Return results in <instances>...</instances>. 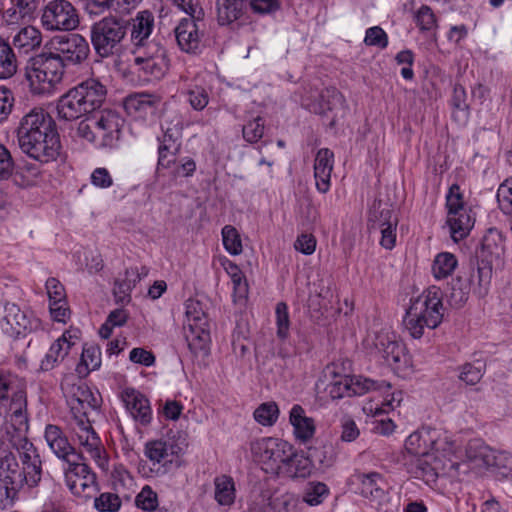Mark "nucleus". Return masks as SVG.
<instances>
[{"mask_svg": "<svg viewBox=\"0 0 512 512\" xmlns=\"http://www.w3.org/2000/svg\"><path fill=\"white\" fill-rule=\"evenodd\" d=\"M73 345L74 343L71 342V336L68 337L67 333H64L61 337L56 339L41 361V370L51 371L63 363L68 358Z\"/></svg>", "mask_w": 512, "mask_h": 512, "instance_id": "nucleus-27", "label": "nucleus"}, {"mask_svg": "<svg viewBox=\"0 0 512 512\" xmlns=\"http://www.w3.org/2000/svg\"><path fill=\"white\" fill-rule=\"evenodd\" d=\"M107 89L99 79L89 78L61 96L57 104L58 116L75 120L99 109L106 99Z\"/></svg>", "mask_w": 512, "mask_h": 512, "instance_id": "nucleus-3", "label": "nucleus"}, {"mask_svg": "<svg viewBox=\"0 0 512 512\" xmlns=\"http://www.w3.org/2000/svg\"><path fill=\"white\" fill-rule=\"evenodd\" d=\"M364 43L366 46L385 49L389 43L388 35L380 26H373L366 30Z\"/></svg>", "mask_w": 512, "mask_h": 512, "instance_id": "nucleus-59", "label": "nucleus"}, {"mask_svg": "<svg viewBox=\"0 0 512 512\" xmlns=\"http://www.w3.org/2000/svg\"><path fill=\"white\" fill-rule=\"evenodd\" d=\"M15 162L9 149L0 143V180L9 179L14 171Z\"/></svg>", "mask_w": 512, "mask_h": 512, "instance_id": "nucleus-60", "label": "nucleus"}, {"mask_svg": "<svg viewBox=\"0 0 512 512\" xmlns=\"http://www.w3.org/2000/svg\"><path fill=\"white\" fill-rule=\"evenodd\" d=\"M244 9V0H217V21L220 25H229L239 19Z\"/></svg>", "mask_w": 512, "mask_h": 512, "instance_id": "nucleus-34", "label": "nucleus"}, {"mask_svg": "<svg viewBox=\"0 0 512 512\" xmlns=\"http://www.w3.org/2000/svg\"><path fill=\"white\" fill-rule=\"evenodd\" d=\"M244 2L246 9L259 16L270 15L280 9L279 0H244Z\"/></svg>", "mask_w": 512, "mask_h": 512, "instance_id": "nucleus-52", "label": "nucleus"}, {"mask_svg": "<svg viewBox=\"0 0 512 512\" xmlns=\"http://www.w3.org/2000/svg\"><path fill=\"white\" fill-rule=\"evenodd\" d=\"M155 97L150 94H135L125 100V108L129 113L147 114L155 108Z\"/></svg>", "mask_w": 512, "mask_h": 512, "instance_id": "nucleus-42", "label": "nucleus"}, {"mask_svg": "<svg viewBox=\"0 0 512 512\" xmlns=\"http://www.w3.org/2000/svg\"><path fill=\"white\" fill-rule=\"evenodd\" d=\"M120 398L132 418L143 426L150 424L152 409L148 398L134 388H126Z\"/></svg>", "mask_w": 512, "mask_h": 512, "instance_id": "nucleus-22", "label": "nucleus"}, {"mask_svg": "<svg viewBox=\"0 0 512 512\" xmlns=\"http://www.w3.org/2000/svg\"><path fill=\"white\" fill-rule=\"evenodd\" d=\"M129 29V21L117 17H104L90 27V40L95 53L101 58L116 54Z\"/></svg>", "mask_w": 512, "mask_h": 512, "instance_id": "nucleus-6", "label": "nucleus"}, {"mask_svg": "<svg viewBox=\"0 0 512 512\" xmlns=\"http://www.w3.org/2000/svg\"><path fill=\"white\" fill-rule=\"evenodd\" d=\"M353 482L359 485L360 493L364 497L380 499L385 493V480L375 471L356 472L352 476Z\"/></svg>", "mask_w": 512, "mask_h": 512, "instance_id": "nucleus-28", "label": "nucleus"}, {"mask_svg": "<svg viewBox=\"0 0 512 512\" xmlns=\"http://www.w3.org/2000/svg\"><path fill=\"white\" fill-rule=\"evenodd\" d=\"M148 273L145 267L142 272H139L137 267H130L125 270L124 278L115 281L114 294L120 301L127 299L130 300V292L135 287L136 283L141 280V276H146Z\"/></svg>", "mask_w": 512, "mask_h": 512, "instance_id": "nucleus-33", "label": "nucleus"}, {"mask_svg": "<svg viewBox=\"0 0 512 512\" xmlns=\"http://www.w3.org/2000/svg\"><path fill=\"white\" fill-rule=\"evenodd\" d=\"M446 207L448 209V216L456 215L457 212L467 210L463 200V194L457 184H453L446 195Z\"/></svg>", "mask_w": 512, "mask_h": 512, "instance_id": "nucleus-56", "label": "nucleus"}, {"mask_svg": "<svg viewBox=\"0 0 512 512\" xmlns=\"http://www.w3.org/2000/svg\"><path fill=\"white\" fill-rule=\"evenodd\" d=\"M289 420L294 428L295 437L301 442H306L314 436V420L305 416V411L302 406L296 404L291 408Z\"/></svg>", "mask_w": 512, "mask_h": 512, "instance_id": "nucleus-30", "label": "nucleus"}, {"mask_svg": "<svg viewBox=\"0 0 512 512\" xmlns=\"http://www.w3.org/2000/svg\"><path fill=\"white\" fill-rule=\"evenodd\" d=\"M442 297L443 293L439 287L430 286L411 300L403 319L411 337L419 339L423 336L425 327L435 329L441 324L444 315Z\"/></svg>", "mask_w": 512, "mask_h": 512, "instance_id": "nucleus-2", "label": "nucleus"}, {"mask_svg": "<svg viewBox=\"0 0 512 512\" xmlns=\"http://www.w3.org/2000/svg\"><path fill=\"white\" fill-rule=\"evenodd\" d=\"M123 119L113 111H100L94 115V129L98 147H114L120 138Z\"/></svg>", "mask_w": 512, "mask_h": 512, "instance_id": "nucleus-17", "label": "nucleus"}, {"mask_svg": "<svg viewBox=\"0 0 512 512\" xmlns=\"http://www.w3.org/2000/svg\"><path fill=\"white\" fill-rule=\"evenodd\" d=\"M222 266L232 280L234 296L246 298L248 294V284L239 266L229 259H224L222 261Z\"/></svg>", "mask_w": 512, "mask_h": 512, "instance_id": "nucleus-39", "label": "nucleus"}, {"mask_svg": "<svg viewBox=\"0 0 512 512\" xmlns=\"http://www.w3.org/2000/svg\"><path fill=\"white\" fill-rule=\"evenodd\" d=\"M254 419L263 426H272L278 419L279 408L275 402L262 403L254 411Z\"/></svg>", "mask_w": 512, "mask_h": 512, "instance_id": "nucleus-48", "label": "nucleus"}, {"mask_svg": "<svg viewBox=\"0 0 512 512\" xmlns=\"http://www.w3.org/2000/svg\"><path fill=\"white\" fill-rule=\"evenodd\" d=\"M14 102L13 92L5 86H0V124L11 114Z\"/></svg>", "mask_w": 512, "mask_h": 512, "instance_id": "nucleus-61", "label": "nucleus"}, {"mask_svg": "<svg viewBox=\"0 0 512 512\" xmlns=\"http://www.w3.org/2000/svg\"><path fill=\"white\" fill-rule=\"evenodd\" d=\"M505 237L497 228H489L484 234L480 249L476 252L477 258L490 261L499 260L505 253Z\"/></svg>", "mask_w": 512, "mask_h": 512, "instance_id": "nucleus-25", "label": "nucleus"}, {"mask_svg": "<svg viewBox=\"0 0 512 512\" xmlns=\"http://www.w3.org/2000/svg\"><path fill=\"white\" fill-rule=\"evenodd\" d=\"M134 53L135 72L144 82L159 81L168 72L170 60L166 48L160 42L153 40Z\"/></svg>", "mask_w": 512, "mask_h": 512, "instance_id": "nucleus-7", "label": "nucleus"}, {"mask_svg": "<svg viewBox=\"0 0 512 512\" xmlns=\"http://www.w3.org/2000/svg\"><path fill=\"white\" fill-rule=\"evenodd\" d=\"M457 259L449 252L439 253L432 264V273L436 279H443L452 274L457 267Z\"/></svg>", "mask_w": 512, "mask_h": 512, "instance_id": "nucleus-41", "label": "nucleus"}, {"mask_svg": "<svg viewBox=\"0 0 512 512\" xmlns=\"http://www.w3.org/2000/svg\"><path fill=\"white\" fill-rule=\"evenodd\" d=\"M17 71V58L11 45L0 37V79H9Z\"/></svg>", "mask_w": 512, "mask_h": 512, "instance_id": "nucleus-36", "label": "nucleus"}, {"mask_svg": "<svg viewBox=\"0 0 512 512\" xmlns=\"http://www.w3.org/2000/svg\"><path fill=\"white\" fill-rule=\"evenodd\" d=\"M275 314H276V324H277V336L280 339H286L289 335V326H290L288 307H287L286 303H284V302L277 303L276 309H275Z\"/></svg>", "mask_w": 512, "mask_h": 512, "instance_id": "nucleus-58", "label": "nucleus"}, {"mask_svg": "<svg viewBox=\"0 0 512 512\" xmlns=\"http://www.w3.org/2000/svg\"><path fill=\"white\" fill-rule=\"evenodd\" d=\"M390 389L391 385L386 381H378L361 376L344 375L336 377L326 388L333 400L344 397L360 396L369 391Z\"/></svg>", "mask_w": 512, "mask_h": 512, "instance_id": "nucleus-11", "label": "nucleus"}, {"mask_svg": "<svg viewBox=\"0 0 512 512\" xmlns=\"http://www.w3.org/2000/svg\"><path fill=\"white\" fill-rule=\"evenodd\" d=\"M136 506L143 511H155L158 507L157 493L145 485L135 498Z\"/></svg>", "mask_w": 512, "mask_h": 512, "instance_id": "nucleus-54", "label": "nucleus"}, {"mask_svg": "<svg viewBox=\"0 0 512 512\" xmlns=\"http://www.w3.org/2000/svg\"><path fill=\"white\" fill-rule=\"evenodd\" d=\"M328 488L322 482H310L306 486L303 494V500L311 506L319 505L328 495Z\"/></svg>", "mask_w": 512, "mask_h": 512, "instance_id": "nucleus-50", "label": "nucleus"}, {"mask_svg": "<svg viewBox=\"0 0 512 512\" xmlns=\"http://www.w3.org/2000/svg\"><path fill=\"white\" fill-rule=\"evenodd\" d=\"M492 263L493 261H490L488 259L477 258L476 275L473 274L471 278L472 281H474L475 278H477L478 293L480 296L486 295L488 291V286L492 278Z\"/></svg>", "mask_w": 512, "mask_h": 512, "instance_id": "nucleus-44", "label": "nucleus"}, {"mask_svg": "<svg viewBox=\"0 0 512 512\" xmlns=\"http://www.w3.org/2000/svg\"><path fill=\"white\" fill-rule=\"evenodd\" d=\"M44 438L51 451L59 459L66 462L71 460L70 456H75L77 460L82 459V456L76 453L75 448L69 443L68 438L59 426L48 424L45 428Z\"/></svg>", "mask_w": 512, "mask_h": 512, "instance_id": "nucleus-23", "label": "nucleus"}, {"mask_svg": "<svg viewBox=\"0 0 512 512\" xmlns=\"http://www.w3.org/2000/svg\"><path fill=\"white\" fill-rule=\"evenodd\" d=\"M179 448L173 443L155 440L148 442L145 446V455L154 463H160L169 455L178 454Z\"/></svg>", "mask_w": 512, "mask_h": 512, "instance_id": "nucleus-38", "label": "nucleus"}, {"mask_svg": "<svg viewBox=\"0 0 512 512\" xmlns=\"http://www.w3.org/2000/svg\"><path fill=\"white\" fill-rule=\"evenodd\" d=\"M215 500L222 506H230L235 501V485L230 476L221 475L215 478Z\"/></svg>", "mask_w": 512, "mask_h": 512, "instance_id": "nucleus-37", "label": "nucleus"}, {"mask_svg": "<svg viewBox=\"0 0 512 512\" xmlns=\"http://www.w3.org/2000/svg\"><path fill=\"white\" fill-rule=\"evenodd\" d=\"M469 289L460 277L452 279L446 290L449 304L454 308L462 307L468 300Z\"/></svg>", "mask_w": 512, "mask_h": 512, "instance_id": "nucleus-40", "label": "nucleus"}, {"mask_svg": "<svg viewBox=\"0 0 512 512\" xmlns=\"http://www.w3.org/2000/svg\"><path fill=\"white\" fill-rule=\"evenodd\" d=\"M121 506L120 497L112 492H103L94 499V508L99 512H118Z\"/></svg>", "mask_w": 512, "mask_h": 512, "instance_id": "nucleus-51", "label": "nucleus"}, {"mask_svg": "<svg viewBox=\"0 0 512 512\" xmlns=\"http://www.w3.org/2000/svg\"><path fill=\"white\" fill-rule=\"evenodd\" d=\"M310 457L318 460L320 463H323V460L316 455V451L311 453L309 457H306L304 455L294 453L292 449L291 456L288 457L281 473H284L291 478H306L310 476L313 469Z\"/></svg>", "mask_w": 512, "mask_h": 512, "instance_id": "nucleus-29", "label": "nucleus"}, {"mask_svg": "<svg viewBox=\"0 0 512 512\" xmlns=\"http://www.w3.org/2000/svg\"><path fill=\"white\" fill-rule=\"evenodd\" d=\"M41 23L48 31H70L79 25V17L69 1L53 0L45 6Z\"/></svg>", "mask_w": 512, "mask_h": 512, "instance_id": "nucleus-12", "label": "nucleus"}, {"mask_svg": "<svg viewBox=\"0 0 512 512\" xmlns=\"http://www.w3.org/2000/svg\"><path fill=\"white\" fill-rule=\"evenodd\" d=\"M371 228L379 229L381 232L380 244L383 248L391 250L396 243V228L398 225V217L394 210L385 205L375 209L370 216Z\"/></svg>", "mask_w": 512, "mask_h": 512, "instance_id": "nucleus-18", "label": "nucleus"}, {"mask_svg": "<svg viewBox=\"0 0 512 512\" xmlns=\"http://www.w3.org/2000/svg\"><path fill=\"white\" fill-rule=\"evenodd\" d=\"M497 201L504 214H512V190L509 189L505 181L498 188Z\"/></svg>", "mask_w": 512, "mask_h": 512, "instance_id": "nucleus-64", "label": "nucleus"}, {"mask_svg": "<svg viewBox=\"0 0 512 512\" xmlns=\"http://www.w3.org/2000/svg\"><path fill=\"white\" fill-rule=\"evenodd\" d=\"M314 111L326 118L330 128H334L345 116L346 107L343 95L335 88H326L320 94Z\"/></svg>", "mask_w": 512, "mask_h": 512, "instance_id": "nucleus-19", "label": "nucleus"}, {"mask_svg": "<svg viewBox=\"0 0 512 512\" xmlns=\"http://www.w3.org/2000/svg\"><path fill=\"white\" fill-rule=\"evenodd\" d=\"M425 456L415 457V460L408 467V471L418 479L425 481L426 483L434 482L438 476L436 468L433 467Z\"/></svg>", "mask_w": 512, "mask_h": 512, "instance_id": "nucleus-43", "label": "nucleus"}, {"mask_svg": "<svg viewBox=\"0 0 512 512\" xmlns=\"http://www.w3.org/2000/svg\"><path fill=\"white\" fill-rule=\"evenodd\" d=\"M292 445L278 438L266 437L252 444V451L267 472L279 474L291 456Z\"/></svg>", "mask_w": 512, "mask_h": 512, "instance_id": "nucleus-10", "label": "nucleus"}, {"mask_svg": "<svg viewBox=\"0 0 512 512\" xmlns=\"http://www.w3.org/2000/svg\"><path fill=\"white\" fill-rule=\"evenodd\" d=\"M76 135L97 146V136L94 129V115L87 117L78 123Z\"/></svg>", "mask_w": 512, "mask_h": 512, "instance_id": "nucleus-63", "label": "nucleus"}, {"mask_svg": "<svg viewBox=\"0 0 512 512\" xmlns=\"http://www.w3.org/2000/svg\"><path fill=\"white\" fill-rule=\"evenodd\" d=\"M485 363L477 360L473 363H465L460 370L459 379L467 385L477 384L483 377Z\"/></svg>", "mask_w": 512, "mask_h": 512, "instance_id": "nucleus-46", "label": "nucleus"}, {"mask_svg": "<svg viewBox=\"0 0 512 512\" xmlns=\"http://www.w3.org/2000/svg\"><path fill=\"white\" fill-rule=\"evenodd\" d=\"M222 242L224 248L231 255H239L242 253L243 247L240 234L232 225H226L222 228Z\"/></svg>", "mask_w": 512, "mask_h": 512, "instance_id": "nucleus-49", "label": "nucleus"}, {"mask_svg": "<svg viewBox=\"0 0 512 512\" xmlns=\"http://www.w3.org/2000/svg\"><path fill=\"white\" fill-rule=\"evenodd\" d=\"M374 345L388 365L399 369L408 364L409 357L406 348L396 339L395 335L388 332L378 333Z\"/></svg>", "mask_w": 512, "mask_h": 512, "instance_id": "nucleus-20", "label": "nucleus"}, {"mask_svg": "<svg viewBox=\"0 0 512 512\" xmlns=\"http://www.w3.org/2000/svg\"><path fill=\"white\" fill-rule=\"evenodd\" d=\"M333 163L334 153L330 149L322 148L317 152L314 163V178L316 188L320 193H326L330 189Z\"/></svg>", "mask_w": 512, "mask_h": 512, "instance_id": "nucleus-26", "label": "nucleus"}, {"mask_svg": "<svg viewBox=\"0 0 512 512\" xmlns=\"http://www.w3.org/2000/svg\"><path fill=\"white\" fill-rule=\"evenodd\" d=\"M471 210H462L456 215L447 216V224L450 228L451 237L454 241L465 238L474 226V219L470 215Z\"/></svg>", "mask_w": 512, "mask_h": 512, "instance_id": "nucleus-32", "label": "nucleus"}, {"mask_svg": "<svg viewBox=\"0 0 512 512\" xmlns=\"http://www.w3.org/2000/svg\"><path fill=\"white\" fill-rule=\"evenodd\" d=\"M15 132L20 150L28 157L42 164L58 158L59 134L53 118L43 109L34 108L26 113Z\"/></svg>", "mask_w": 512, "mask_h": 512, "instance_id": "nucleus-1", "label": "nucleus"}, {"mask_svg": "<svg viewBox=\"0 0 512 512\" xmlns=\"http://www.w3.org/2000/svg\"><path fill=\"white\" fill-rule=\"evenodd\" d=\"M63 62L54 52L32 57L26 68V77L33 94L45 95L54 91L64 74Z\"/></svg>", "mask_w": 512, "mask_h": 512, "instance_id": "nucleus-5", "label": "nucleus"}, {"mask_svg": "<svg viewBox=\"0 0 512 512\" xmlns=\"http://www.w3.org/2000/svg\"><path fill=\"white\" fill-rule=\"evenodd\" d=\"M291 509H295V503L293 501L285 500L278 502L268 499L254 505L250 509V512H291Z\"/></svg>", "mask_w": 512, "mask_h": 512, "instance_id": "nucleus-57", "label": "nucleus"}, {"mask_svg": "<svg viewBox=\"0 0 512 512\" xmlns=\"http://www.w3.org/2000/svg\"><path fill=\"white\" fill-rule=\"evenodd\" d=\"M130 26V23H129ZM154 30V15L149 10H143L136 14L131 21V40L136 50L141 47H145L147 43H151L153 40H149Z\"/></svg>", "mask_w": 512, "mask_h": 512, "instance_id": "nucleus-24", "label": "nucleus"}, {"mask_svg": "<svg viewBox=\"0 0 512 512\" xmlns=\"http://www.w3.org/2000/svg\"><path fill=\"white\" fill-rule=\"evenodd\" d=\"M185 95L191 107L197 111L203 110L209 102V96L205 88L198 85H191L187 88Z\"/></svg>", "mask_w": 512, "mask_h": 512, "instance_id": "nucleus-53", "label": "nucleus"}, {"mask_svg": "<svg viewBox=\"0 0 512 512\" xmlns=\"http://www.w3.org/2000/svg\"><path fill=\"white\" fill-rule=\"evenodd\" d=\"M37 326L35 320H31L27 314L16 304H7L5 314L0 320L1 330L12 338L25 336Z\"/></svg>", "mask_w": 512, "mask_h": 512, "instance_id": "nucleus-21", "label": "nucleus"}, {"mask_svg": "<svg viewBox=\"0 0 512 512\" xmlns=\"http://www.w3.org/2000/svg\"><path fill=\"white\" fill-rule=\"evenodd\" d=\"M185 308L184 331L189 349L194 354L206 352L210 343V330L208 317L203 310V306L198 300L188 299Z\"/></svg>", "mask_w": 512, "mask_h": 512, "instance_id": "nucleus-8", "label": "nucleus"}, {"mask_svg": "<svg viewBox=\"0 0 512 512\" xmlns=\"http://www.w3.org/2000/svg\"><path fill=\"white\" fill-rule=\"evenodd\" d=\"M189 15L183 18L174 29L175 38L181 51L197 54L202 47L204 36V10L198 0H166Z\"/></svg>", "mask_w": 512, "mask_h": 512, "instance_id": "nucleus-4", "label": "nucleus"}, {"mask_svg": "<svg viewBox=\"0 0 512 512\" xmlns=\"http://www.w3.org/2000/svg\"><path fill=\"white\" fill-rule=\"evenodd\" d=\"M42 36L38 29L33 26H25L21 28L13 37L12 43L20 53L28 54L29 52L40 47Z\"/></svg>", "mask_w": 512, "mask_h": 512, "instance_id": "nucleus-31", "label": "nucleus"}, {"mask_svg": "<svg viewBox=\"0 0 512 512\" xmlns=\"http://www.w3.org/2000/svg\"><path fill=\"white\" fill-rule=\"evenodd\" d=\"M71 412L73 414L70 421L72 432L77 437L80 445L91 456V458L97 462L99 467L101 469H106L104 466L107 461L105 457H102L101 441L91 426L88 418V412L78 410V407L74 404L71 406Z\"/></svg>", "mask_w": 512, "mask_h": 512, "instance_id": "nucleus-9", "label": "nucleus"}, {"mask_svg": "<svg viewBox=\"0 0 512 512\" xmlns=\"http://www.w3.org/2000/svg\"><path fill=\"white\" fill-rule=\"evenodd\" d=\"M101 366V351L96 345H85L81 354V359L76 366V372L83 377L91 371L99 369Z\"/></svg>", "mask_w": 512, "mask_h": 512, "instance_id": "nucleus-35", "label": "nucleus"}, {"mask_svg": "<svg viewBox=\"0 0 512 512\" xmlns=\"http://www.w3.org/2000/svg\"><path fill=\"white\" fill-rule=\"evenodd\" d=\"M65 469V482L71 493L75 496L90 498L97 490V477L91 468L75 460L67 462Z\"/></svg>", "mask_w": 512, "mask_h": 512, "instance_id": "nucleus-15", "label": "nucleus"}, {"mask_svg": "<svg viewBox=\"0 0 512 512\" xmlns=\"http://www.w3.org/2000/svg\"><path fill=\"white\" fill-rule=\"evenodd\" d=\"M447 436L441 430L423 427L411 433L405 441V449L414 457L429 456L431 451H446Z\"/></svg>", "mask_w": 512, "mask_h": 512, "instance_id": "nucleus-14", "label": "nucleus"}, {"mask_svg": "<svg viewBox=\"0 0 512 512\" xmlns=\"http://www.w3.org/2000/svg\"><path fill=\"white\" fill-rule=\"evenodd\" d=\"M340 427H341V436H340V439L343 441V442H353L355 441L359 435H360V430L357 426V424L355 423V421L349 417V416H344L342 419H341V422H340Z\"/></svg>", "mask_w": 512, "mask_h": 512, "instance_id": "nucleus-62", "label": "nucleus"}, {"mask_svg": "<svg viewBox=\"0 0 512 512\" xmlns=\"http://www.w3.org/2000/svg\"><path fill=\"white\" fill-rule=\"evenodd\" d=\"M11 444L18 451L23 466L16 484L25 482L29 487L37 486L42 477V461L36 447L20 435L13 437Z\"/></svg>", "mask_w": 512, "mask_h": 512, "instance_id": "nucleus-13", "label": "nucleus"}, {"mask_svg": "<svg viewBox=\"0 0 512 512\" xmlns=\"http://www.w3.org/2000/svg\"><path fill=\"white\" fill-rule=\"evenodd\" d=\"M54 45V53L65 67L81 64L90 54L88 41L80 34L59 37Z\"/></svg>", "mask_w": 512, "mask_h": 512, "instance_id": "nucleus-16", "label": "nucleus"}, {"mask_svg": "<svg viewBox=\"0 0 512 512\" xmlns=\"http://www.w3.org/2000/svg\"><path fill=\"white\" fill-rule=\"evenodd\" d=\"M35 10L32 8L25 6L24 4L21 5L18 1H12L11 0V7L5 9L3 11V20L8 25H14L19 24L21 21H23L26 17L30 18Z\"/></svg>", "mask_w": 512, "mask_h": 512, "instance_id": "nucleus-47", "label": "nucleus"}, {"mask_svg": "<svg viewBox=\"0 0 512 512\" xmlns=\"http://www.w3.org/2000/svg\"><path fill=\"white\" fill-rule=\"evenodd\" d=\"M264 119L260 116L248 121L242 129L243 138L249 143H257L264 134Z\"/></svg>", "mask_w": 512, "mask_h": 512, "instance_id": "nucleus-55", "label": "nucleus"}, {"mask_svg": "<svg viewBox=\"0 0 512 512\" xmlns=\"http://www.w3.org/2000/svg\"><path fill=\"white\" fill-rule=\"evenodd\" d=\"M70 404H74L80 411L96 410L99 407L97 397L87 386H78L73 393Z\"/></svg>", "mask_w": 512, "mask_h": 512, "instance_id": "nucleus-45", "label": "nucleus"}]
</instances>
